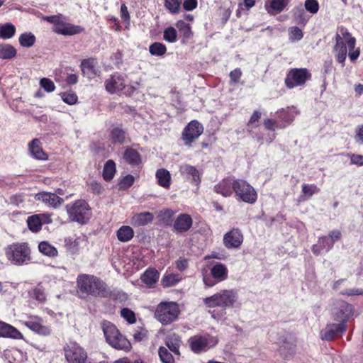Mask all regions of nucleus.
Masks as SVG:
<instances>
[{"mask_svg": "<svg viewBox=\"0 0 363 363\" xmlns=\"http://www.w3.org/2000/svg\"><path fill=\"white\" fill-rule=\"evenodd\" d=\"M149 51L151 55L155 56H162L167 52L166 46L161 43H154L149 47Z\"/></svg>", "mask_w": 363, "mask_h": 363, "instance_id": "44", "label": "nucleus"}, {"mask_svg": "<svg viewBox=\"0 0 363 363\" xmlns=\"http://www.w3.org/2000/svg\"><path fill=\"white\" fill-rule=\"evenodd\" d=\"M121 315L130 324H133L135 322V315L134 312L129 308H123L121 311Z\"/></svg>", "mask_w": 363, "mask_h": 363, "instance_id": "51", "label": "nucleus"}, {"mask_svg": "<svg viewBox=\"0 0 363 363\" xmlns=\"http://www.w3.org/2000/svg\"><path fill=\"white\" fill-rule=\"evenodd\" d=\"M30 249L26 242H17L9 245L5 254L8 260L14 265L22 266L31 261Z\"/></svg>", "mask_w": 363, "mask_h": 363, "instance_id": "4", "label": "nucleus"}, {"mask_svg": "<svg viewBox=\"0 0 363 363\" xmlns=\"http://www.w3.org/2000/svg\"><path fill=\"white\" fill-rule=\"evenodd\" d=\"M17 55L16 49L11 44L0 43V59L11 60Z\"/></svg>", "mask_w": 363, "mask_h": 363, "instance_id": "33", "label": "nucleus"}, {"mask_svg": "<svg viewBox=\"0 0 363 363\" xmlns=\"http://www.w3.org/2000/svg\"><path fill=\"white\" fill-rule=\"evenodd\" d=\"M16 32V26L11 23L0 24V38L9 40L12 38Z\"/></svg>", "mask_w": 363, "mask_h": 363, "instance_id": "35", "label": "nucleus"}, {"mask_svg": "<svg viewBox=\"0 0 363 363\" xmlns=\"http://www.w3.org/2000/svg\"><path fill=\"white\" fill-rule=\"evenodd\" d=\"M158 184L164 188L169 189L171 185L172 178L169 172L165 169H160L155 174Z\"/></svg>", "mask_w": 363, "mask_h": 363, "instance_id": "31", "label": "nucleus"}, {"mask_svg": "<svg viewBox=\"0 0 363 363\" xmlns=\"http://www.w3.org/2000/svg\"><path fill=\"white\" fill-rule=\"evenodd\" d=\"M242 76V72L240 69H235L230 72V78L233 83H238Z\"/></svg>", "mask_w": 363, "mask_h": 363, "instance_id": "63", "label": "nucleus"}, {"mask_svg": "<svg viewBox=\"0 0 363 363\" xmlns=\"http://www.w3.org/2000/svg\"><path fill=\"white\" fill-rule=\"evenodd\" d=\"M40 86L43 88L45 91L48 93H51L55 91V85L54 82L48 78H42L40 80Z\"/></svg>", "mask_w": 363, "mask_h": 363, "instance_id": "50", "label": "nucleus"}, {"mask_svg": "<svg viewBox=\"0 0 363 363\" xmlns=\"http://www.w3.org/2000/svg\"><path fill=\"white\" fill-rule=\"evenodd\" d=\"M302 30L297 26H292L289 29V39L292 41H298L303 38Z\"/></svg>", "mask_w": 363, "mask_h": 363, "instance_id": "49", "label": "nucleus"}, {"mask_svg": "<svg viewBox=\"0 0 363 363\" xmlns=\"http://www.w3.org/2000/svg\"><path fill=\"white\" fill-rule=\"evenodd\" d=\"M123 159L130 165L135 166L140 163L141 158L138 152L133 148H127L123 154Z\"/></svg>", "mask_w": 363, "mask_h": 363, "instance_id": "36", "label": "nucleus"}, {"mask_svg": "<svg viewBox=\"0 0 363 363\" xmlns=\"http://www.w3.org/2000/svg\"><path fill=\"white\" fill-rule=\"evenodd\" d=\"M353 314L354 308L351 304L344 301H336L334 303L332 315L335 320L345 324Z\"/></svg>", "mask_w": 363, "mask_h": 363, "instance_id": "12", "label": "nucleus"}, {"mask_svg": "<svg viewBox=\"0 0 363 363\" xmlns=\"http://www.w3.org/2000/svg\"><path fill=\"white\" fill-rule=\"evenodd\" d=\"M277 113L279 121L270 118H267L264 121V125L265 128L268 130L272 131V133L267 134L265 137L260 136L259 135L254 137L260 144H262L264 142L267 143H272L276 138L274 131L277 129H284L289 125L298 115V112L295 107L291 106L282 108L277 111Z\"/></svg>", "mask_w": 363, "mask_h": 363, "instance_id": "1", "label": "nucleus"}, {"mask_svg": "<svg viewBox=\"0 0 363 363\" xmlns=\"http://www.w3.org/2000/svg\"><path fill=\"white\" fill-rule=\"evenodd\" d=\"M356 40L347 29L341 28L340 34L336 35V44L335 52L336 60L339 63H343L347 57V47L348 48V56L352 61L356 60L359 56V50H354Z\"/></svg>", "mask_w": 363, "mask_h": 363, "instance_id": "2", "label": "nucleus"}, {"mask_svg": "<svg viewBox=\"0 0 363 363\" xmlns=\"http://www.w3.org/2000/svg\"><path fill=\"white\" fill-rule=\"evenodd\" d=\"M61 97L62 101L69 105L75 104L78 99L77 96L73 92L62 93Z\"/></svg>", "mask_w": 363, "mask_h": 363, "instance_id": "52", "label": "nucleus"}, {"mask_svg": "<svg viewBox=\"0 0 363 363\" xmlns=\"http://www.w3.org/2000/svg\"><path fill=\"white\" fill-rule=\"evenodd\" d=\"M164 40L169 43H174L177 40V32L172 26L167 28L163 33Z\"/></svg>", "mask_w": 363, "mask_h": 363, "instance_id": "47", "label": "nucleus"}, {"mask_svg": "<svg viewBox=\"0 0 363 363\" xmlns=\"http://www.w3.org/2000/svg\"><path fill=\"white\" fill-rule=\"evenodd\" d=\"M69 218L79 224L86 223L91 218V208L84 200H77L66 206Z\"/></svg>", "mask_w": 363, "mask_h": 363, "instance_id": "7", "label": "nucleus"}, {"mask_svg": "<svg viewBox=\"0 0 363 363\" xmlns=\"http://www.w3.org/2000/svg\"><path fill=\"white\" fill-rule=\"evenodd\" d=\"M261 113L258 111H254L252 115L251 116L249 122L247 123L248 128H253L257 126V123L259 121V119L260 118Z\"/></svg>", "mask_w": 363, "mask_h": 363, "instance_id": "56", "label": "nucleus"}, {"mask_svg": "<svg viewBox=\"0 0 363 363\" xmlns=\"http://www.w3.org/2000/svg\"><path fill=\"white\" fill-rule=\"evenodd\" d=\"M35 199L41 201L45 204L52 208L60 206L64 200L57 194L50 192H41L35 195Z\"/></svg>", "mask_w": 363, "mask_h": 363, "instance_id": "21", "label": "nucleus"}, {"mask_svg": "<svg viewBox=\"0 0 363 363\" xmlns=\"http://www.w3.org/2000/svg\"><path fill=\"white\" fill-rule=\"evenodd\" d=\"M310 77L311 74L306 68L291 69L287 74L285 84L288 88L292 89L304 84Z\"/></svg>", "mask_w": 363, "mask_h": 363, "instance_id": "13", "label": "nucleus"}, {"mask_svg": "<svg viewBox=\"0 0 363 363\" xmlns=\"http://www.w3.org/2000/svg\"><path fill=\"white\" fill-rule=\"evenodd\" d=\"M289 0H268L265 6L269 13H279L286 6Z\"/></svg>", "mask_w": 363, "mask_h": 363, "instance_id": "29", "label": "nucleus"}, {"mask_svg": "<svg viewBox=\"0 0 363 363\" xmlns=\"http://www.w3.org/2000/svg\"><path fill=\"white\" fill-rule=\"evenodd\" d=\"M18 42L23 48H31L36 42V38L31 32H25L19 35Z\"/></svg>", "mask_w": 363, "mask_h": 363, "instance_id": "40", "label": "nucleus"}, {"mask_svg": "<svg viewBox=\"0 0 363 363\" xmlns=\"http://www.w3.org/2000/svg\"><path fill=\"white\" fill-rule=\"evenodd\" d=\"M177 28L179 32L183 35L184 38L189 39L192 35V31L189 24L186 23L182 20H179L176 23Z\"/></svg>", "mask_w": 363, "mask_h": 363, "instance_id": "45", "label": "nucleus"}, {"mask_svg": "<svg viewBox=\"0 0 363 363\" xmlns=\"http://www.w3.org/2000/svg\"><path fill=\"white\" fill-rule=\"evenodd\" d=\"M243 242V235L238 228H233L223 236V245L228 249H237Z\"/></svg>", "mask_w": 363, "mask_h": 363, "instance_id": "17", "label": "nucleus"}, {"mask_svg": "<svg viewBox=\"0 0 363 363\" xmlns=\"http://www.w3.org/2000/svg\"><path fill=\"white\" fill-rule=\"evenodd\" d=\"M159 357L162 363H174V359L172 354L164 347H160L158 350Z\"/></svg>", "mask_w": 363, "mask_h": 363, "instance_id": "48", "label": "nucleus"}, {"mask_svg": "<svg viewBox=\"0 0 363 363\" xmlns=\"http://www.w3.org/2000/svg\"><path fill=\"white\" fill-rule=\"evenodd\" d=\"M63 18H64L61 14L44 17V20L49 23H53L54 26H57Z\"/></svg>", "mask_w": 363, "mask_h": 363, "instance_id": "60", "label": "nucleus"}, {"mask_svg": "<svg viewBox=\"0 0 363 363\" xmlns=\"http://www.w3.org/2000/svg\"><path fill=\"white\" fill-rule=\"evenodd\" d=\"M147 335V331L144 328H140V330H135L133 334V336L135 341L140 342L146 338Z\"/></svg>", "mask_w": 363, "mask_h": 363, "instance_id": "59", "label": "nucleus"}, {"mask_svg": "<svg viewBox=\"0 0 363 363\" xmlns=\"http://www.w3.org/2000/svg\"><path fill=\"white\" fill-rule=\"evenodd\" d=\"M255 4V0H244L243 4H240L238 6V9L237 10L236 15L238 17H240L241 15L240 10L242 9V6H244L247 10L253 7Z\"/></svg>", "mask_w": 363, "mask_h": 363, "instance_id": "58", "label": "nucleus"}, {"mask_svg": "<svg viewBox=\"0 0 363 363\" xmlns=\"http://www.w3.org/2000/svg\"><path fill=\"white\" fill-rule=\"evenodd\" d=\"M179 313V307L176 302L165 301L158 304L155 315L162 325H168L175 321Z\"/></svg>", "mask_w": 363, "mask_h": 363, "instance_id": "8", "label": "nucleus"}, {"mask_svg": "<svg viewBox=\"0 0 363 363\" xmlns=\"http://www.w3.org/2000/svg\"><path fill=\"white\" fill-rule=\"evenodd\" d=\"M153 218L152 213L150 212L135 213L130 218V223L134 226H143L151 223Z\"/></svg>", "mask_w": 363, "mask_h": 363, "instance_id": "27", "label": "nucleus"}, {"mask_svg": "<svg viewBox=\"0 0 363 363\" xmlns=\"http://www.w3.org/2000/svg\"><path fill=\"white\" fill-rule=\"evenodd\" d=\"M164 6L172 13H176L179 11L180 2L179 0H164Z\"/></svg>", "mask_w": 363, "mask_h": 363, "instance_id": "54", "label": "nucleus"}, {"mask_svg": "<svg viewBox=\"0 0 363 363\" xmlns=\"http://www.w3.org/2000/svg\"><path fill=\"white\" fill-rule=\"evenodd\" d=\"M304 6L308 12L313 14L316 13L319 9V4L316 0H306Z\"/></svg>", "mask_w": 363, "mask_h": 363, "instance_id": "53", "label": "nucleus"}, {"mask_svg": "<svg viewBox=\"0 0 363 363\" xmlns=\"http://www.w3.org/2000/svg\"><path fill=\"white\" fill-rule=\"evenodd\" d=\"M125 77L118 73H115L106 81V89L111 94H124L130 95L133 93L135 88L128 84Z\"/></svg>", "mask_w": 363, "mask_h": 363, "instance_id": "10", "label": "nucleus"}, {"mask_svg": "<svg viewBox=\"0 0 363 363\" xmlns=\"http://www.w3.org/2000/svg\"><path fill=\"white\" fill-rule=\"evenodd\" d=\"M77 284L80 292L94 296H99L104 289V283L89 274H79L77 279Z\"/></svg>", "mask_w": 363, "mask_h": 363, "instance_id": "6", "label": "nucleus"}, {"mask_svg": "<svg viewBox=\"0 0 363 363\" xmlns=\"http://www.w3.org/2000/svg\"><path fill=\"white\" fill-rule=\"evenodd\" d=\"M0 337L16 340L23 339L22 333L13 326L0 321Z\"/></svg>", "mask_w": 363, "mask_h": 363, "instance_id": "23", "label": "nucleus"}, {"mask_svg": "<svg viewBox=\"0 0 363 363\" xmlns=\"http://www.w3.org/2000/svg\"><path fill=\"white\" fill-rule=\"evenodd\" d=\"M235 179L225 178L214 186V191L224 197H230L234 193Z\"/></svg>", "mask_w": 363, "mask_h": 363, "instance_id": "19", "label": "nucleus"}, {"mask_svg": "<svg viewBox=\"0 0 363 363\" xmlns=\"http://www.w3.org/2000/svg\"><path fill=\"white\" fill-rule=\"evenodd\" d=\"M179 172L186 179L191 180L196 186L201 182V173L194 166L188 164H182L179 167Z\"/></svg>", "mask_w": 363, "mask_h": 363, "instance_id": "20", "label": "nucleus"}, {"mask_svg": "<svg viewBox=\"0 0 363 363\" xmlns=\"http://www.w3.org/2000/svg\"><path fill=\"white\" fill-rule=\"evenodd\" d=\"M176 268L182 272L184 271L186 269H187L189 266L188 259L185 258L180 257L177 261L175 262Z\"/></svg>", "mask_w": 363, "mask_h": 363, "instance_id": "61", "label": "nucleus"}, {"mask_svg": "<svg viewBox=\"0 0 363 363\" xmlns=\"http://www.w3.org/2000/svg\"><path fill=\"white\" fill-rule=\"evenodd\" d=\"M116 173V164L115 162L109 160H108L104 167L103 177L105 180H111Z\"/></svg>", "mask_w": 363, "mask_h": 363, "instance_id": "41", "label": "nucleus"}, {"mask_svg": "<svg viewBox=\"0 0 363 363\" xmlns=\"http://www.w3.org/2000/svg\"><path fill=\"white\" fill-rule=\"evenodd\" d=\"M39 251L49 257H55L57 256V250L47 241H42L38 245Z\"/></svg>", "mask_w": 363, "mask_h": 363, "instance_id": "39", "label": "nucleus"}, {"mask_svg": "<svg viewBox=\"0 0 363 363\" xmlns=\"http://www.w3.org/2000/svg\"><path fill=\"white\" fill-rule=\"evenodd\" d=\"M346 330L347 327L344 323L328 324L320 331V337L323 340L330 341L345 332Z\"/></svg>", "mask_w": 363, "mask_h": 363, "instance_id": "18", "label": "nucleus"}, {"mask_svg": "<svg viewBox=\"0 0 363 363\" xmlns=\"http://www.w3.org/2000/svg\"><path fill=\"white\" fill-rule=\"evenodd\" d=\"M203 132V126L201 123L196 120L190 121L182 132V138L184 145L191 147L192 143L198 139Z\"/></svg>", "mask_w": 363, "mask_h": 363, "instance_id": "14", "label": "nucleus"}, {"mask_svg": "<svg viewBox=\"0 0 363 363\" xmlns=\"http://www.w3.org/2000/svg\"><path fill=\"white\" fill-rule=\"evenodd\" d=\"M28 228L33 232H38L42 227V223L38 215H34L28 218Z\"/></svg>", "mask_w": 363, "mask_h": 363, "instance_id": "43", "label": "nucleus"}, {"mask_svg": "<svg viewBox=\"0 0 363 363\" xmlns=\"http://www.w3.org/2000/svg\"><path fill=\"white\" fill-rule=\"evenodd\" d=\"M29 152L32 157L39 160H46L47 155L40 147V142L38 139L33 140L28 145Z\"/></svg>", "mask_w": 363, "mask_h": 363, "instance_id": "28", "label": "nucleus"}, {"mask_svg": "<svg viewBox=\"0 0 363 363\" xmlns=\"http://www.w3.org/2000/svg\"><path fill=\"white\" fill-rule=\"evenodd\" d=\"M188 342L191 350L194 353L198 354L214 347L218 344V340L216 337L206 334L192 336Z\"/></svg>", "mask_w": 363, "mask_h": 363, "instance_id": "11", "label": "nucleus"}, {"mask_svg": "<svg viewBox=\"0 0 363 363\" xmlns=\"http://www.w3.org/2000/svg\"><path fill=\"white\" fill-rule=\"evenodd\" d=\"M318 242L322 249L325 250L328 252L333 247V241H330V238L328 237L320 238Z\"/></svg>", "mask_w": 363, "mask_h": 363, "instance_id": "55", "label": "nucleus"}, {"mask_svg": "<svg viewBox=\"0 0 363 363\" xmlns=\"http://www.w3.org/2000/svg\"><path fill=\"white\" fill-rule=\"evenodd\" d=\"M118 239L121 242H128L134 236V231L131 227L128 225L121 226L117 231L116 233Z\"/></svg>", "mask_w": 363, "mask_h": 363, "instance_id": "37", "label": "nucleus"}, {"mask_svg": "<svg viewBox=\"0 0 363 363\" xmlns=\"http://www.w3.org/2000/svg\"><path fill=\"white\" fill-rule=\"evenodd\" d=\"M211 274L213 278L216 279L217 282H220L228 279V270L224 264L217 262L211 268Z\"/></svg>", "mask_w": 363, "mask_h": 363, "instance_id": "26", "label": "nucleus"}, {"mask_svg": "<svg viewBox=\"0 0 363 363\" xmlns=\"http://www.w3.org/2000/svg\"><path fill=\"white\" fill-rule=\"evenodd\" d=\"M191 217L186 213L179 215L174 221V229L177 233L186 232L192 225Z\"/></svg>", "mask_w": 363, "mask_h": 363, "instance_id": "24", "label": "nucleus"}, {"mask_svg": "<svg viewBox=\"0 0 363 363\" xmlns=\"http://www.w3.org/2000/svg\"><path fill=\"white\" fill-rule=\"evenodd\" d=\"M181 280L179 274H165L162 279V284L164 287H170L177 284Z\"/></svg>", "mask_w": 363, "mask_h": 363, "instance_id": "42", "label": "nucleus"}, {"mask_svg": "<svg viewBox=\"0 0 363 363\" xmlns=\"http://www.w3.org/2000/svg\"><path fill=\"white\" fill-rule=\"evenodd\" d=\"M198 5L197 0H184L183 7L186 11H192Z\"/></svg>", "mask_w": 363, "mask_h": 363, "instance_id": "64", "label": "nucleus"}, {"mask_svg": "<svg viewBox=\"0 0 363 363\" xmlns=\"http://www.w3.org/2000/svg\"><path fill=\"white\" fill-rule=\"evenodd\" d=\"M301 187V191L303 194L304 199H310L313 194L319 192L320 191V189L315 184H303Z\"/></svg>", "mask_w": 363, "mask_h": 363, "instance_id": "46", "label": "nucleus"}, {"mask_svg": "<svg viewBox=\"0 0 363 363\" xmlns=\"http://www.w3.org/2000/svg\"><path fill=\"white\" fill-rule=\"evenodd\" d=\"M351 164L357 166H363V155L352 154L350 155Z\"/></svg>", "mask_w": 363, "mask_h": 363, "instance_id": "62", "label": "nucleus"}, {"mask_svg": "<svg viewBox=\"0 0 363 363\" xmlns=\"http://www.w3.org/2000/svg\"><path fill=\"white\" fill-rule=\"evenodd\" d=\"M30 298L35 301L38 304H41L46 301V294L45 289L41 285H38L28 292Z\"/></svg>", "mask_w": 363, "mask_h": 363, "instance_id": "32", "label": "nucleus"}, {"mask_svg": "<svg viewBox=\"0 0 363 363\" xmlns=\"http://www.w3.org/2000/svg\"><path fill=\"white\" fill-rule=\"evenodd\" d=\"M22 323L39 335L48 336L51 334L50 328L45 325L43 318L39 316H30L27 320L23 321Z\"/></svg>", "mask_w": 363, "mask_h": 363, "instance_id": "16", "label": "nucleus"}, {"mask_svg": "<svg viewBox=\"0 0 363 363\" xmlns=\"http://www.w3.org/2000/svg\"><path fill=\"white\" fill-rule=\"evenodd\" d=\"M181 340L176 335H169L166 338V345L168 349L177 355H179V347Z\"/></svg>", "mask_w": 363, "mask_h": 363, "instance_id": "38", "label": "nucleus"}, {"mask_svg": "<svg viewBox=\"0 0 363 363\" xmlns=\"http://www.w3.org/2000/svg\"><path fill=\"white\" fill-rule=\"evenodd\" d=\"M234 194L238 201L249 204L255 203L257 199L255 189L244 179H235Z\"/></svg>", "mask_w": 363, "mask_h": 363, "instance_id": "9", "label": "nucleus"}, {"mask_svg": "<svg viewBox=\"0 0 363 363\" xmlns=\"http://www.w3.org/2000/svg\"><path fill=\"white\" fill-rule=\"evenodd\" d=\"M110 139L113 144L121 145L128 140L126 133L120 127L113 128L110 133Z\"/></svg>", "mask_w": 363, "mask_h": 363, "instance_id": "30", "label": "nucleus"}, {"mask_svg": "<svg viewBox=\"0 0 363 363\" xmlns=\"http://www.w3.org/2000/svg\"><path fill=\"white\" fill-rule=\"evenodd\" d=\"M238 299V294L236 290L223 289L210 296L204 298L203 303L206 308L226 309L234 307Z\"/></svg>", "mask_w": 363, "mask_h": 363, "instance_id": "3", "label": "nucleus"}, {"mask_svg": "<svg viewBox=\"0 0 363 363\" xmlns=\"http://www.w3.org/2000/svg\"><path fill=\"white\" fill-rule=\"evenodd\" d=\"M65 354L69 363H85L87 357L86 352L84 349L75 342L67 345Z\"/></svg>", "mask_w": 363, "mask_h": 363, "instance_id": "15", "label": "nucleus"}, {"mask_svg": "<svg viewBox=\"0 0 363 363\" xmlns=\"http://www.w3.org/2000/svg\"><path fill=\"white\" fill-rule=\"evenodd\" d=\"M102 330L107 343L112 347L125 351L130 349L131 345L130 342L121 334L113 323L108 321H104L102 323Z\"/></svg>", "mask_w": 363, "mask_h": 363, "instance_id": "5", "label": "nucleus"}, {"mask_svg": "<svg viewBox=\"0 0 363 363\" xmlns=\"http://www.w3.org/2000/svg\"><path fill=\"white\" fill-rule=\"evenodd\" d=\"M83 30L79 26L66 23L63 19L57 26H53V31L57 34L64 35H72L78 34Z\"/></svg>", "mask_w": 363, "mask_h": 363, "instance_id": "22", "label": "nucleus"}, {"mask_svg": "<svg viewBox=\"0 0 363 363\" xmlns=\"http://www.w3.org/2000/svg\"><path fill=\"white\" fill-rule=\"evenodd\" d=\"M160 277V274L155 269L149 268L142 275L143 282L148 286H152L157 282Z\"/></svg>", "mask_w": 363, "mask_h": 363, "instance_id": "34", "label": "nucleus"}, {"mask_svg": "<svg viewBox=\"0 0 363 363\" xmlns=\"http://www.w3.org/2000/svg\"><path fill=\"white\" fill-rule=\"evenodd\" d=\"M340 294L344 296H363V289L360 288H353L350 289H346L340 292Z\"/></svg>", "mask_w": 363, "mask_h": 363, "instance_id": "57", "label": "nucleus"}, {"mask_svg": "<svg viewBox=\"0 0 363 363\" xmlns=\"http://www.w3.org/2000/svg\"><path fill=\"white\" fill-rule=\"evenodd\" d=\"M96 61L94 58L84 60L81 63L82 71L84 75L89 79H92L99 74L96 69Z\"/></svg>", "mask_w": 363, "mask_h": 363, "instance_id": "25", "label": "nucleus"}]
</instances>
